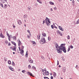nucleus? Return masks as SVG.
Returning a JSON list of instances; mask_svg holds the SVG:
<instances>
[{
    "mask_svg": "<svg viewBox=\"0 0 79 79\" xmlns=\"http://www.w3.org/2000/svg\"><path fill=\"white\" fill-rule=\"evenodd\" d=\"M8 37L9 38H10L11 37V36H10L9 35L8 36Z\"/></svg>",
    "mask_w": 79,
    "mask_h": 79,
    "instance_id": "59",
    "label": "nucleus"
},
{
    "mask_svg": "<svg viewBox=\"0 0 79 79\" xmlns=\"http://www.w3.org/2000/svg\"><path fill=\"white\" fill-rule=\"evenodd\" d=\"M41 69L43 73H44V71H45V69H42V68H41Z\"/></svg>",
    "mask_w": 79,
    "mask_h": 79,
    "instance_id": "34",
    "label": "nucleus"
},
{
    "mask_svg": "<svg viewBox=\"0 0 79 79\" xmlns=\"http://www.w3.org/2000/svg\"><path fill=\"white\" fill-rule=\"evenodd\" d=\"M49 74V72L48 71H47L46 73H45V75H46V76H48Z\"/></svg>",
    "mask_w": 79,
    "mask_h": 79,
    "instance_id": "21",
    "label": "nucleus"
},
{
    "mask_svg": "<svg viewBox=\"0 0 79 79\" xmlns=\"http://www.w3.org/2000/svg\"><path fill=\"white\" fill-rule=\"evenodd\" d=\"M51 79H53V76H52L51 77Z\"/></svg>",
    "mask_w": 79,
    "mask_h": 79,
    "instance_id": "52",
    "label": "nucleus"
},
{
    "mask_svg": "<svg viewBox=\"0 0 79 79\" xmlns=\"http://www.w3.org/2000/svg\"><path fill=\"white\" fill-rule=\"evenodd\" d=\"M33 46H35V44H36V43H35V41H33Z\"/></svg>",
    "mask_w": 79,
    "mask_h": 79,
    "instance_id": "20",
    "label": "nucleus"
},
{
    "mask_svg": "<svg viewBox=\"0 0 79 79\" xmlns=\"http://www.w3.org/2000/svg\"><path fill=\"white\" fill-rule=\"evenodd\" d=\"M70 49H71V48H68V51H67L68 52H69V51H70Z\"/></svg>",
    "mask_w": 79,
    "mask_h": 79,
    "instance_id": "40",
    "label": "nucleus"
},
{
    "mask_svg": "<svg viewBox=\"0 0 79 79\" xmlns=\"http://www.w3.org/2000/svg\"><path fill=\"white\" fill-rule=\"evenodd\" d=\"M41 58L43 60H45V58L43 56H41Z\"/></svg>",
    "mask_w": 79,
    "mask_h": 79,
    "instance_id": "35",
    "label": "nucleus"
},
{
    "mask_svg": "<svg viewBox=\"0 0 79 79\" xmlns=\"http://www.w3.org/2000/svg\"><path fill=\"white\" fill-rule=\"evenodd\" d=\"M24 50L23 49H21V51H20V54L22 55V56H24Z\"/></svg>",
    "mask_w": 79,
    "mask_h": 79,
    "instance_id": "4",
    "label": "nucleus"
},
{
    "mask_svg": "<svg viewBox=\"0 0 79 79\" xmlns=\"http://www.w3.org/2000/svg\"><path fill=\"white\" fill-rule=\"evenodd\" d=\"M22 73H24L26 72V71L25 70H23L22 71Z\"/></svg>",
    "mask_w": 79,
    "mask_h": 79,
    "instance_id": "39",
    "label": "nucleus"
},
{
    "mask_svg": "<svg viewBox=\"0 0 79 79\" xmlns=\"http://www.w3.org/2000/svg\"><path fill=\"white\" fill-rule=\"evenodd\" d=\"M49 4H50V5H54V3L53 2H52L50 1L49 2Z\"/></svg>",
    "mask_w": 79,
    "mask_h": 79,
    "instance_id": "14",
    "label": "nucleus"
},
{
    "mask_svg": "<svg viewBox=\"0 0 79 79\" xmlns=\"http://www.w3.org/2000/svg\"><path fill=\"white\" fill-rule=\"evenodd\" d=\"M27 32H28V33H29L30 34H31V32H30V31H29V30H27Z\"/></svg>",
    "mask_w": 79,
    "mask_h": 79,
    "instance_id": "37",
    "label": "nucleus"
},
{
    "mask_svg": "<svg viewBox=\"0 0 79 79\" xmlns=\"http://www.w3.org/2000/svg\"><path fill=\"white\" fill-rule=\"evenodd\" d=\"M59 28L60 30H61L62 31H64V29L62 28L61 26H59Z\"/></svg>",
    "mask_w": 79,
    "mask_h": 79,
    "instance_id": "7",
    "label": "nucleus"
},
{
    "mask_svg": "<svg viewBox=\"0 0 79 79\" xmlns=\"http://www.w3.org/2000/svg\"><path fill=\"white\" fill-rule=\"evenodd\" d=\"M8 63L9 64H11V62L10 60H9L8 61Z\"/></svg>",
    "mask_w": 79,
    "mask_h": 79,
    "instance_id": "17",
    "label": "nucleus"
},
{
    "mask_svg": "<svg viewBox=\"0 0 79 79\" xmlns=\"http://www.w3.org/2000/svg\"><path fill=\"white\" fill-rule=\"evenodd\" d=\"M12 65L14 66H15V63H14V62H13V61H12Z\"/></svg>",
    "mask_w": 79,
    "mask_h": 79,
    "instance_id": "28",
    "label": "nucleus"
},
{
    "mask_svg": "<svg viewBox=\"0 0 79 79\" xmlns=\"http://www.w3.org/2000/svg\"><path fill=\"white\" fill-rule=\"evenodd\" d=\"M32 68H34V69H36V68L35 67V66H33L32 67Z\"/></svg>",
    "mask_w": 79,
    "mask_h": 79,
    "instance_id": "45",
    "label": "nucleus"
},
{
    "mask_svg": "<svg viewBox=\"0 0 79 79\" xmlns=\"http://www.w3.org/2000/svg\"><path fill=\"white\" fill-rule=\"evenodd\" d=\"M51 27L52 29H53V28H54V26H53V25H51Z\"/></svg>",
    "mask_w": 79,
    "mask_h": 79,
    "instance_id": "43",
    "label": "nucleus"
},
{
    "mask_svg": "<svg viewBox=\"0 0 79 79\" xmlns=\"http://www.w3.org/2000/svg\"><path fill=\"white\" fill-rule=\"evenodd\" d=\"M15 46H14L13 47V51H16V45H15Z\"/></svg>",
    "mask_w": 79,
    "mask_h": 79,
    "instance_id": "12",
    "label": "nucleus"
},
{
    "mask_svg": "<svg viewBox=\"0 0 79 79\" xmlns=\"http://www.w3.org/2000/svg\"><path fill=\"white\" fill-rule=\"evenodd\" d=\"M37 39L38 40H39L40 39V35H38L37 36Z\"/></svg>",
    "mask_w": 79,
    "mask_h": 79,
    "instance_id": "19",
    "label": "nucleus"
},
{
    "mask_svg": "<svg viewBox=\"0 0 79 79\" xmlns=\"http://www.w3.org/2000/svg\"><path fill=\"white\" fill-rule=\"evenodd\" d=\"M29 62L30 63H33V60H28Z\"/></svg>",
    "mask_w": 79,
    "mask_h": 79,
    "instance_id": "16",
    "label": "nucleus"
},
{
    "mask_svg": "<svg viewBox=\"0 0 79 79\" xmlns=\"http://www.w3.org/2000/svg\"><path fill=\"white\" fill-rule=\"evenodd\" d=\"M4 60L5 61H7V58H6V57H4Z\"/></svg>",
    "mask_w": 79,
    "mask_h": 79,
    "instance_id": "27",
    "label": "nucleus"
},
{
    "mask_svg": "<svg viewBox=\"0 0 79 79\" xmlns=\"http://www.w3.org/2000/svg\"><path fill=\"white\" fill-rule=\"evenodd\" d=\"M70 38V37H69V35H68V36H67V39L69 40V39Z\"/></svg>",
    "mask_w": 79,
    "mask_h": 79,
    "instance_id": "42",
    "label": "nucleus"
},
{
    "mask_svg": "<svg viewBox=\"0 0 79 79\" xmlns=\"http://www.w3.org/2000/svg\"><path fill=\"white\" fill-rule=\"evenodd\" d=\"M74 0H73L72 1V3H74Z\"/></svg>",
    "mask_w": 79,
    "mask_h": 79,
    "instance_id": "61",
    "label": "nucleus"
},
{
    "mask_svg": "<svg viewBox=\"0 0 79 79\" xmlns=\"http://www.w3.org/2000/svg\"><path fill=\"white\" fill-rule=\"evenodd\" d=\"M23 17H24L25 18H27L26 16H25V15H24V16H23Z\"/></svg>",
    "mask_w": 79,
    "mask_h": 79,
    "instance_id": "60",
    "label": "nucleus"
},
{
    "mask_svg": "<svg viewBox=\"0 0 79 79\" xmlns=\"http://www.w3.org/2000/svg\"><path fill=\"white\" fill-rule=\"evenodd\" d=\"M44 79H47V78H48V77H44Z\"/></svg>",
    "mask_w": 79,
    "mask_h": 79,
    "instance_id": "46",
    "label": "nucleus"
},
{
    "mask_svg": "<svg viewBox=\"0 0 79 79\" xmlns=\"http://www.w3.org/2000/svg\"><path fill=\"white\" fill-rule=\"evenodd\" d=\"M27 73L28 75H29L30 76H31L33 77V76H32V73H31L29 72H27Z\"/></svg>",
    "mask_w": 79,
    "mask_h": 79,
    "instance_id": "5",
    "label": "nucleus"
},
{
    "mask_svg": "<svg viewBox=\"0 0 79 79\" xmlns=\"http://www.w3.org/2000/svg\"><path fill=\"white\" fill-rule=\"evenodd\" d=\"M11 43H12V44H13V45H16V43L14 42V41H11Z\"/></svg>",
    "mask_w": 79,
    "mask_h": 79,
    "instance_id": "18",
    "label": "nucleus"
},
{
    "mask_svg": "<svg viewBox=\"0 0 79 79\" xmlns=\"http://www.w3.org/2000/svg\"><path fill=\"white\" fill-rule=\"evenodd\" d=\"M70 48H73V46H72V45H71L70 47Z\"/></svg>",
    "mask_w": 79,
    "mask_h": 79,
    "instance_id": "41",
    "label": "nucleus"
},
{
    "mask_svg": "<svg viewBox=\"0 0 79 79\" xmlns=\"http://www.w3.org/2000/svg\"><path fill=\"white\" fill-rule=\"evenodd\" d=\"M19 51H21V48H20V47H19Z\"/></svg>",
    "mask_w": 79,
    "mask_h": 79,
    "instance_id": "54",
    "label": "nucleus"
},
{
    "mask_svg": "<svg viewBox=\"0 0 79 79\" xmlns=\"http://www.w3.org/2000/svg\"><path fill=\"white\" fill-rule=\"evenodd\" d=\"M65 45V44H61L60 46V47H61L63 48V47H65L64 46Z\"/></svg>",
    "mask_w": 79,
    "mask_h": 79,
    "instance_id": "9",
    "label": "nucleus"
},
{
    "mask_svg": "<svg viewBox=\"0 0 79 79\" xmlns=\"http://www.w3.org/2000/svg\"><path fill=\"white\" fill-rule=\"evenodd\" d=\"M54 74L53 76H56V73L55 72H54Z\"/></svg>",
    "mask_w": 79,
    "mask_h": 79,
    "instance_id": "36",
    "label": "nucleus"
},
{
    "mask_svg": "<svg viewBox=\"0 0 79 79\" xmlns=\"http://www.w3.org/2000/svg\"><path fill=\"white\" fill-rule=\"evenodd\" d=\"M56 50L58 53H60L62 52V48L60 47V46H58V47L56 48Z\"/></svg>",
    "mask_w": 79,
    "mask_h": 79,
    "instance_id": "2",
    "label": "nucleus"
},
{
    "mask_svg": "<svg viewBox=\"0 0 79 79\" xmlns=\"http://www.w3.org/2000/svg\"><path fill=\"white\" fill-rule=\"evenodd\" d=\"M10 49H11V50H13V47H10Z\"/></svg>",
    "mask_w": 79,
    "mask_h": 79,
    "instance_id": "38",
    "label": "nucleus"
},
{
    "mask_svg": "<svg viewBox=\"0 0 79 79\" xmlns=\"http://www.w3.org/2000/svg\"><path fill=\"white\" fill-rule=\"evenodd\" d=\"M17 23H18V24H19V25H20L21 24V20H19L18 21Z\"/></svg>",
    "mask_w": 79,
    "mask_h": 79,
    "instance_id": "13",
    "label": "nucleus"
},
{
    "mask_svg": "<svg viewBox=\"0 0 79 79\" xmlns=\"http://www.w3.org/2000/svg\"><path fill=\"white\" fill-rule=\"evenodd\" d=\"M8 45L9 46H10V45H11V44H10V42H9L8 43Z\"/></svg>",
    "mask_w": 79,
    "mask_h": 79,
    "instance_id": "49",
    "label": "nucleus"
},
{
    "mask_svg": "<svg viewBox=\"0 0 79 79\" xmlns=\"http://www.w3.org/2000/svg\"><path fill=\"white\" fill-rule=\"evenodd\" d=\"M48 40H49V41H50V40H51V39L49 36L48 37Z\"/></svg>",
    "mask_w": 79,
    "mask_h": 79,
    "instance_id": "33",
    "label": "nucleus"
},
{
    "mask_svg": "<svg viewBox=\"0 0 79 79\" xmlns=\"http://www.w3.org/2000/svg\"><path fill=\"white\" fill-rule=\"evenodd\" d=\"M5 43H6V45H7L8 44V41H7L6 40L5 41Z\"/></svg>",
    "mask_w": 79,
    "mask_h": 79,
    "instance_id": "30",
    "label": "nucleus"
},
{
    "mask_svg": "<svg viewBox=\"0 0 79 79\" xmlns=\"http://www.w3.org/2000/svg\"><path fill=\"white\" fill-rule=\"evenodd\" d=\"M55 47H56V48H57L58 47V46L59 45H58V43H55Z\"/></svg>",
    "mask_w": 79,
    "mask_h": 79,
    "instance_id": "10",
    "label": "nucleus"
},
{
    "mask_svg": "<svg viewBox=\"0 0 79 79\" xmlns=\"http://www.w3.org/2000/svg\"><path fill=\"white\" fill-rule=\"evenodd\" d=\"M21 44H22V43H21V42H20L19 43H18V44H20V45H21Z\"/></svg>",
    "mask_w": 79,
    "mask_h": 79,
    "instance_id": "51",
    "label": "nucleus"
},
{
    "mask_svg": "<svg viewBox=\"0 0 79 79\" xmlns=\"http://www.w3.org/2000/svg\"><path fill=\"white\" fill-rule=\"evenodd\" d=\"M59 34L60 35V36H63V34L61 33V32H60V33H59Z\"/></svg>",
    "mask_w": 79,
    "mask_h": 79,
    "instance_id": "29",
    "label": "nucleus"
},
{
    "mask_svg": "<svg viewBox=\"0 0 79 79\" xmlns=\"http://www.w3.org/2000/svg\"><path fill=\"white\" fill-rule=\"evenodd\" d=\"M45 23V20H44L43 21V23Z\"/></svg>",
    "mask_w": 79,
    "mask_h": 79,
    "instance_id": "62",
    "label": "nucleus"
},
{
    "mask_svg": "<svg viewBox=\"0 0 79 79\" xmlns=\"http://www.w3.org/2000/svg\"><path fill=\"white\" fill-rule=\"evenodd\" d=\"M39 42L41 44H44L45 43H47L45 40V39L44 38H41V40L39 41Z\"/></svg>",
    "mask_w": 79,
    "mask_h": 79,
    "instance_id": "1",
    "label": "nucleus"
},
{
    "mask_svg": "<svg viewBox=\"0 0 79 79\" xmlns=\"http://www.w3.org/2000/svg\"><path fill=\"white\" fill-rule=\"evenodd\" d=\"M54 28H56V29H57V27H56V26H54Z\"/></svg>",
    "mask_w": 79,
    "mask_h": 79,
    "instance_id": "56",
    "label": "nucleus"
},
{
    "mask_svg": "<svg viewBox=\"0 0 79 79\" xmlns=\"http://www.w3.org/2000/svg\"><path fill=\"white\" fill-rule=\"evenodd\" d=\"M28 10H31V9H30V8L28 7Z\"/></svg>",
    "mask_w": 79,
    "mask_h": 79,
    "instance_id": "63",
    "label": "nucleus"
},
{
    "mask_svg": "<svg viewBox=\"0 0 79 79\" xmlns=\"http://www.w3.org/2000/svg\"><path fill=\"white\" fill-rule=\"evenodd\" d=\"M46 22H45V23H46V24L47 23H48V21H47V20H46Z\"/></svg>",
    "mask_w": 79,
    "mask_h": 79,
    "instance_id": "57",
    "label": "nucleus"
},
{
    "mask_svg": "<svg viewBox=\"0 0 79 79\" xmlns=\"http://www.w3.org/2000/svg\"><path fill=\"white\" fill-rule=\"evenodd\" d=\"M13 39L14 40H16V37H15V36H13Z\"/></svg>",
    "mask_w": 79,
    "mask_h": 79,
    "instance_id": "26",
    "label": "nucleus"
},
{
    "mask_svg": "<svg viewBox=\"0 0 79 79\" xmlns=\"http://www.w3.org/2000/svg\"><path fill=\"white\" fill-rule=\"evenodd\" d=\"M79 20L77 21V22H76V24H79Z\"/></svg>",
    "mask_w": 79,
    "mask_h": 79,
    "instance_id": "31",
    "label": "nucleus"
},
{
    "mask_svg": "<svg viewBox=\"0 0 79 79\" xmlns=\"http://www.w3.org/2000/svg\"><path fill=\"white\" fill-rule=\"evenodd\" d=\"M24 47L23 46H21V49H24Z\"/></svg>",
    "mask_w": 79,
    "mask_h": 79,
    "instance_id": "48",
    "label": "nucleus"
},
{
    "mask_svg": "<svg viewBox=\"0 0 79 79\" xmlns=\"http://www.w3.org/2000/svg\"><path fill=\"white\" fill-rule=\"evenodd\" d=\"M60 32H61V31H59V30H57V34H59V33H60Z\"/></svg>",
    "mask_w": 79,
    "mask_h": 79,
    "instance_id": "25",
    "label": "nucleus"
},
{
    "mask_svg": "<svg viewBox=\"0 0 79 79\" xmlns=\"http://www.w3.org/2000/svg\"><path fill=\"white\" fill-rule=\"evenodd\" d=\"M47 26H50V23H48L46 24Z\"/></svg>",
    "mask_w": 79,
    "mask_h": 79,
    "instance_id": "47",
    "label": "nucleus"
},
{
    "mask_svg": "<svg viewBox=\"0 0 79 79\" xmlns=\"http://www.w3.org/2000/svg\"><path fill=\"white\" fill-rule=\"evenodd\" d=\"M37 1L38 2H39V3H40L41 4H42V2H40V0H37Z\"/></svg>",
    "mask_w": 79,
    "mask_h": 79,
    "instance_id": "23",
    "label": "nucleus"
},
{
    "mask_svg": "<svg viewBox=\"0 0 79 79\" xmlns=\"http://www.w3.org/2000/svg\"><path fill=\"white\" fill-rule=\"evenodd\" d=\"M63 51L64 53H66V49L65 47H63V48L62 49V51Z\"/></svg>",
    "mask_w": 79,
    "mask_h": 79,
    "instance_id": "3",
    "label": "nucleus"
},
{
    "mask_svg": "<svg viewBox=\"0 0 79 79\" xmlns=\"http://www.w3.org/2000/svg\"><path fill=\"white\" fill-rule=\"evenodd\" d=\"M0 37L1 38H5V36L3 35L2 34V33H1L0 34Z\"/></svg>",
    "mask_w": 79,
    "mask_h": 79,
    "instance_id": "8",
    "label": "nucleus"
},
{
    "mask_svg": "<svg viewBox=\"0 0 79 79\" xmlns=\"http://www.w3.org/2000/svg\"><path fill=\"white\" fill-rule=\"evenodd\" d=\"M56 7H55L54 8V10H56Z\"/></svg>",
    "mask_w": 79,
    "mask_h": 79,
    "instance_id": "64",
    "label": "nucleus"
},
{
    "mask_svg": "<svg viewBox=\"0 0 79 79\" xmlns=\"http://www.w3.org/2000/svg\"><path fill=\"white\" fill-rule=\"evenodd\" d=\"M28 68L29 69H31V65H29L28 66Z\"/></svg>",
    "mask_w": 79,
    "mask_h": 79,
    "instance_id": "32",
    "label": "nucleus"
},
{
    "mask_svg": "<svg viewBox=\"0 0 79 79\" xmlns=\"http://www.w3.org/2000/svg\"><path fill=\"white\" fill-rule=\"evenodd\" d=\"M7 5L6 4H4V7H5V8H6V6Z\"/></svg>",
    "mask_w": 79,
    "mask_h": 79,
    "instance_id": "50",
    "label": "nucleus"
},
{
    "mask_svg": "<svg viewBox=\"0 0 79 79\" xmlns=\"http://www.w3.org/2000/svg\"><path fill=\"white\" fill-rule=\"evenodd\" d=\"M13 27L14 28H15V27H16V26H15V25H13Z\"/></svg>",
    "mask_w": 79,
    "mask_h": 79,
    "instance_id": "58",
    "label": "nucleus"
},
{
    "mask_svg": "<svg viewBox=\"0 0 79 79\" xmlns=\"http://www.w3.org/2000/svg\"><path fill=\"white\" fill-rule=\"evenodd\" d=\"M2 3H0V5H1V7H2V8H4V7H3V4H1Z\"/></svg>",
    "mask_w": 79,
    "mask_h": 79,
    "instance_id": "24",
    "label": "nucleus"
},
{
    "mask_svg": "<svg viewBox=\"0 0 79 79\" xmlns=\"http://www.w3.org/2000/svg\"><path fill=\"white\" fill-rule=\"evenodd\" d=\"M42 35H43V36H44V37H46V33H42Z\"/></svg>",
    "mask_w": 79,
    "mask_h": 79,
    "instance_id": "15",
    "label": "nucleus"
},
{
    "mask_svg": "<svg viewBox=\"0 0 79 79\" xmlns=\"http://www.w3.org/2000/svg\"><path fill=\"white\" fill-rule=\"evenodd\" d=\"M9 68L10 70H11L12 71H13V67H11V66L9 67Z\"/></svg>",
    "mask_w": 79,
    "mask_h": 79,
    "instance_id": "11",
    "label": "nucleus"
},
{
    "mask_svg": "<svg viewBox=\"0 0 79 79\" xmlns=\"http://www.w3.org/2000/svg\"><path fill=\"white\" fill-rule=\"evenodd\" d=\"M45 21H47L48 23H50V20L47 17H46V19H45Z\"/></svg>",
    "mask_w": 79,
    "mask_h": 79,
    "instance_id": "6",
    "label": "nucleus"
},
{
    "mask_svg": "<svg viewBox=\"0 0 79 79\" xmlns=\"http://www.w3.org/2000/svg\"><path fill=\"white\" fill-rule=\"evenodd\" d=\"M50 11H53V9H52V8H51L50 9Z\"/></svg>",
    "mask_w": 79,
    "mask_h": 79,
    "instance_id": "55",
    "label": "nucleus"
},
{
    "mask_svg": "<svg viewBox=\"0 0 79 79\" xmlns=\"http://www.w3.org/2000/svg\"><path fill=\"white\" fill-rule=\"evenodd\" d=\"M26 58H27V55H28V53H27V52L26 53Z\"/></svg>",
    "mask_w": 79,
    "mask_h": 79,
    "instance_id": "22",
    "label": "nucleus"
},
{
    "mask_svg": "<svg viewBox=\"0 0 79 79\" xmlns=\"http://www.w3.org/2000/svg\"><path fill=\"white\" fill-rule=\"evenodd\" d=\"M35 6H38V5L37 4L35 3V5H34Z\"/></svg>",
    "mask_w": 79,
    "mask_h": 79,
    "instance_id": "44",
    "label": "nucleus"
},
{
    "mask_svg": "<svg viewBox=\"0 0 79 79\" xmlns=\"http://www.w3.org/2000/svg\"><path fill=\"white\" fill-rule=\"evenodd\" d=\"M59 65V61H58V60H57V65Z\"/></svg>",
    "mask_w": 79,
    "mask_h": 79,
    "instance_id": "53",
    "label": "nucleus"
}]
</instances>
